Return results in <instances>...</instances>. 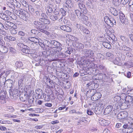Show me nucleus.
Wrapping results in <instances>:
<instances>
[{"label":"nucleus","mask_w":133,"mask_h":133,"mask_svg":"<svg viewBox=\"0 0 133 133\" xmlns=\"http://www.w3.org/2000/svg\"><path fill=\"white\" fill-rule=\"evenodd\" d=\"M83 54H84L87 57H92L94 56V51L91 50H87L84 49L83 50Z\"/></svg>","instance_id":"obj_4"},{"label":"nucleus","mask_w":133,"mask_h":133,"mask_svg":"<svg viewBox=\"0 0 133 133\" xmlns=\"http://www.w3.org/2000/svg\"><path fill=\"white\" fill-rule=\"evenodd\" d=\"M5 40L7 41H14L16 40V38L13 37L9 36H6L4 37Z\"/></svg>","instance_id":"obj_20"},{"label":"nucleus","mask_w":133,"mask_h":133,"mask_svg":"<svg viewBox=\"0 0 133 133\" xmlns=\"http://www.w3.org/2000/svg\"><path fill=\"white\" fill-rule=\"evenodd\" d=\"M7 92L5 89H3L0 91V98L1 99H4L6 97Z\"/></svg>","instance_id":"obj_12"},{"label":"nucleus","mask_w":133,"mask_h":133,"mask_svg":"<svg viewBox=\"0 0 133 133\" xmlns=\"http://www.w3.org/2000/svg\"><path fill=\"white\" fill-rule=\"evenodd\" d=\"M21 50L22 52L26 54L31 53L30 52L29 47L26 45H24L21 49Z\"/></svg>","instance_id":"obj_13"},{"label":"nucleus","mask_w":133,"mask_h":133,"mask_svg":"<svg viewBox=\"0 0 133 133\" xmlns=\"http://www.w3.org/2000/svg\"><path fill=\"white\" fill-rule=\"evenodd\" d=\"M34 23L35 26L39 27L38 30L39 31L46 34H48V31L45 30L48 28L47 25L43 24L40 21H35L34 22Z\"/></svg>","instance_id":"obj_1"},{"label":"nucleus","mask_w":133,"mask_h":133,"mask_svg":"<svg viewBox=\"0 0 133 133\" xmlns=\"http://www.w3.org/2000/svg\"><path fill=\"white\" fill-rule=\"evenodd\" d=\"M106 56L107 57H108V58L111 59L113 58L114 56L113 54L110 52H108L106 54Z\"/></svg>","instance_id":"obj_38"},{"label":"nucleus","mask_w":133,"mask_h":133,"mask_svg":"<svg viewBox=\"0 0 133 133\" xmlns=\"http://www.w3.org/2000/svg\"><path fill=\"white\" fill-rule=\"evenodd\" d=\"M99 123L103 124L104 126L108 125L110 123L109 121L106 120L104 119H102V120H99Z\"/></svg>","instance_id":"obj_24"},{"label":"nucleus","mask_w":133,"mask_h":133,"mask_svg":"<svg viewBox=\"0 0 133 133\" xmlns=\"http://www.w3.org/2000/svg\"><path fill=\"white\" fill-rule=\"evenodd\" d=\"M124 103H122L121 102H118L113 105V108L114 109L116 110L119 108L120 109H124L126 108L123 107Z\"/></svg>","instance_id":"obj_9"},{"label":"nucleus","mask_w":133,"mask_h":133,"mask_svg":"<svg viewBox=\"0 0 133 133\" xmlns=\"http://www.w3.org/2000/svg\"><path fill=\"white\" fill-rule=\"evenodd\" d=\"M92 2H88L87 3V7L90 9H92L93 8L91 3Z\"/></svg>","instance_id":"obj_61"},{"label":"nucleus","mask_w":133,"mask_h":133,"mask_svg":"<svg viewBox=\"0 0 133 133\" xmlns=\"http://www.w3.org/2000/svg\"><path fill=\"white\" fill-rule=\"evenodd\" d=\"M34 98L32 97L30 98V97L28 99V102L29 103L31 104L33 103L34 101Z\"/></svg>","instance_id":"obj_64"},{"label":"nucleus","mask_w":133,"mask_h":133,"mask_svg":"<svg viewBox=\"0 0 133 133\" xmlns=\"http://www.w3.org/2000/svg\"><path fill=\"white\" fill-rule=\"evenodd\" d=\"M52 51L54 53L53 56H54V59H55V55H54V54H55L56 53H58L57 52H59V51H58V50L56 48L53 49L52 50Z\"/></svg>","instance_id":"obj_55"},{"label":"nucleus","mask_w":133,"mask_h":133,"mask_svg":"<svg viewBox=\"0 0 133 133\" xmlns=\"http://www.w3.org/2000/svg\"><path fill=\"white\" fill-rule=\"evenodd\" d=\"M16 66L18 68H21L23 65L21 62H16L15 63Z\"/></svg>","instance_id":"obj_35"},{"label":"nucleus","mask_w":133,"mask_h":133,"mask_svg":"<svg viewBox=\"0 0 133 133\" xmlns=\"http://www.w3.org/2000/svg\"><path fill=\"white\" fill-rule=\"evenodd\" d=\"M51 45L53 47L57 48H59V50H61L62 49L61 46L62 44L59 42L56 41L52 40H51Z\"/></svg>","instance_id":"obj_6"},{"label":"nucleus","mask_w":133,"mask_h":133,"mask_svg":"<svg viewBox=\"0 0 133 133\" xmlns=\"http://www.w3.org/2000/svg\"><path fill=\"white\" fill-rule=\"evenodd\" d=\"M102 73H99L96 74V76L97 78V79H101L102 78Z\"/></svg>","instance_id":"obj_53"},{"label":"nucleus","mask_w":133,"mask_h":133,"mask_svg":"<svg viewBox=\"0 0 133 133\" xmlns=\"http://www.w3.org/2000/svg\"><path fill=\"white\" fill-rule=\"evenodd\" d=\"M128 115V113L127 111H123L119 113L117 117L119 119H124L127 117Z\"/></svg>","instance_id":"obj_7"},{"label":"nucleus","mask_w":133,"mask_h":133,"mask_svg":"<svg viewBox=\"0 0 133 133\" xmlns=\"http://www.w3.org/2000/svg\"><path fill=\"white\" fill-rule=\"evenodd\" d=\"M102 79L106 80L108 79V76H107L106 74H102Z\"/></svg>","instance_id":"obj_50"},{"label":"nucleus","mask_w":133,"mask_h":133,"mask_svg":"<svg viewBox=\"0 0 133 133\" xmlns=\"http://www.w3.org/2000/svg\"><path fill=\"white\" fill-rule=\"evenodd\" d=\"M2 52L3 53H5L7 52L8 51V49L5 46H3L1 49Z\"/></svg>","instance_id":"obj_42"},{"label":"nucleus","mask_w":133,"mask_h":133,"mask_svg":"<svg viewBox=\"0 0 133 133\" xmlns=\"http://www.w3.org/2000/svg\"><path fill=\"white\" fill-rule=\"evenodd\" d=\"M108 75V78L109 79H110L109 81H110V82H112L113 81L112 77L113 76H114V75Z\"/></svg>","instance_id":"obj_54"},{"label":"nucleus","mask_w":133,"mask_h":133,"mask_svg":"<svg viewBox=\"0 0 133 133\" xmlns=\"http://www.w3.org/2000/svg\"><path fill=\"white\" fill-rule=\"evenodd\" d=\"M2 36L0 35V44L2 46L4 45L5 42L3 40L1 39Z\"/></svg>","instance_id":"obj_58"},{"label":"nucleus","mask_w":133,"mask_h":133,"mask_svg":"<svg viewBox=\"0 0 133 133\" xmlns=\"http://www.w3.org/2000/svg\"><path fill=\"white\" fill-rule=\"evenodd\" d=\"M6 4L9 7L10 9H11L10 10L11 11H12L15 8L13 4H12L11 2L8 1L6 3Z\"/></svg>","instance_id":"obj_31"},{"label":"nucleus","mask_w":133,"mask_h":133,"mask_svg":"<svg viewBox=\"0 0 133 133\" xmlns=\"http://www.w3.org/2000/svg\"><path fill=\"white\" fill-rule=\"evenodd\" d=\"M119 49L120 50H123L124 51H132V49L126 46L125 45H119V46L118 47Z\"/></svg>","instance_id":"obj_11"},{"label":"nucleus","mask_w":133,"mask_h":133,"mask_svg":"<svg viewBox=\"0 0 133 133\" xmlns=\"http://www.w3.org/2000/svg\"><path fill=\"white\" fill-rule=\"evenodd\" d=\"M127 94L125 93H122L121 95V96H120L121 97V99H125L127 97Z\"/></svg>","instance_id":"obj_48"},{"label":"nucleus","mask_w":133,"mask_h":133,"mask_svg":"<svg viewBox=\"0 0 133 133\" xmlns=\"http://www.w3.org/2000/svg\"><path fill=\"white\" fill-rule=\"evenodd\" d=\"M0 18L5 21L8 20L10 19L9 16L3 13H0Z\"/></svg>","instance_id":"obj_22"},{"label":"nucleus","mask_w":133,"mask_h":133,"mask_svg":"<svg viewBox=\"0 0 133 133\" xmlns=\"http://www.w3.org/2000/svg\"><path fill=\"white\" fill-rule=\"evenodd\" d=\"M39 64L41 66H43L45 65V61L42 59L40 60L39 61Z\"/></svg>","instance_id":"obj_49"},{"label":"nucleus","mask_w":133,"mask_h":133,"mask_svg":"<svg viewBox=\"0 0 133 133\" xmlns=\"http://www.w3.org/2000/svg\"><path fill=\"white\" fill-rule=\"evenodd\" d=\"M110 19H111V18H109V17L107 16H105L104 18V21L109 25L110 23V21L111 20Z\"/></svg>","instance_id":"obj_32"},{"label":"nucleus","mask_w":133,"mask_h":133,"mask_svg":"<svg viewBox=\"0 0 133 133\" xmlns=\"http://www.w3.org/2000/svg\"><path fill=\"white\" fill-rule=\"evenodd\" d=\"M19 17L25 21H26L28 19V17L26 15V12L24 10L22 12V14H21Z\"/></svg>","instance_id":"obj_19"},{"label":"nucleus","mask_w":133,"mask_h":133,"mask_svg":"<svg viewBox=\"0 0 133 133\" xmlns=\"http://www.w3.org/2000/svg\"><path fill=\"white\" fill-rule=\"evenodd\" d=\"M20 1L24 6L26 7H27L28 6L27 3L25 0H20Z\"/></svg>","instance_id":"obj_45"},{"label":"nucleus","mask_w":133,"mask_h":133,"mask_svg":"<svg viewBox=\"0 0 133 133\" xmlns=\"http://www.w3.org/2000/svg\"><path fill=\"white\" fill-rule=\"evenodd\" d=\"M47 11L49 13H51L53 12V10L52 8L50 6H48L46 8Z\"/></svg>","instance_id":"obj_47"},{"label":"nucleus","mask_w":133,"mask_h":133,"mask_svg":"<svg viewBox=\"0 0 133 133\" xmlns=\"http://www.w3.org/2000/svg\"><path fill=\"white\" fill-rule=\"evenodd\" d=\"M6 84L7 87L10 88H13V82L11 80L9 79L6 81L5 84Z\"/></svg>","instance_id":"obj_23"},{"label":"nucleus","mask_w":133,"mask_h":133,"mask_svg":"<svg viewBox=\"0 0 133 133\" xmlns=\"http://www.w3.org/2000/svg\"><path fill=\"white\" fill-rule=\"evenodd\" d=\"M119 18L120 19L125 18V16L123 13H119Z\"/></svg>","instance_id":"obj_52"},{"label":"nucleus","mask_w":133,"mask_h":133,"mask_svg":"<svg viewBox=\"0 0 133 133\" xmlns=\"http://www.w3.org/2000/svg\"><path fill=\"white\" fill-rule=\"evenodd\" d=\"M60 28L62 30L68 32H71L72 30L71 28L67 25L61 26Z\"/></svg>","instance_id":"obj_16"},{"label":"nucleus","mask_w":133,"mask_h":133,"mask_svg":"<svg viewBox=\"0 0 133 133\" xmlns=\"http://www.w3.org/2000/svg\"><path fill=\"white\" fill-rule=\"evenodd\" d=\"M120 62V60L118 58H116L115 60L114 61V63L117 65H119Z\"/></svg>","instance_id":"obj_46"},{"label":"nucleus","mask_w":133,"mask_h":133,"mask_svg":"<svg viewBox=\"0 0 133 133\" xmlns=\"http://www.w3.org/2000/svg\"><path fill=\"white\" fill-rule=\"evenodd\" d=\"M3 30H0V34L3 36H6L7 33L5 31Z\"/></svg>","instance_id":"obj_59"},{"label":"nucleus","mask_w":133,"mask_h":133,"mask_svg":"<svg viewBox=\"0 0 133 133\" xmlns=\"http://www.w3.org/2000/svg\"><path fill=\"white\" fill-rule=\"evenodd\" d=\"M69 21H68L65 17H64L63 18V22L64 24H69Z\"/></svg>","instance_id":"obj_60"},{"label":"nucleus","mask_w":133,"mask_h":133,"mask_svg":"<svg viewBox=\"0 0 133 133\" xmlns=\"http://www.w3.org/2000/svg\"><path fill=\"white\" fill-rule=\"evenodd\" d=\"M78 4L80 9L83 10V13L84 14L87 13V11L86 8L85 7V5L82 3H79Z\"/></svg>","instance_id":"obj_18"},{"label":"nucleus","mask_w":133,"mask_h":133,"mask_svg":"<svg viewBox=\"0 0 133 133\" xmlns=\"http://www.w3.org/2000/svg\"><path fill=\"white\" fill-rule=\"evenodd\" d=\"M5 25H6L9 28L11 27L13 28L14 26V28H15V26L16 27V25H15V24L13 23L10 22L9 21H5Z\"/></svg>","instance_id":"obj_25"},{"label":"nucleus","mask_w":133,"mask_h":133,"mask_svg":"<svg viewBox=\"0 0 133 133\" xmlns=\"http://www.w3.org/2000/svg\"><path fill=\"white\" fill-rule=\"evenodd\" d=\"M75 13L77 16L80 19L83 20H85L88 19V17L84 15L83 13H82L81 12L78 10H76L75 11Z\"/></svg>","instance_id":"obj_5"},{"label":"nucleus","mask_w":133,"mask_h":133,"mask_svg":"<svg viewBox=\"0 0 133 133\" xmlns=\"http://www.w3.org/2000/svg\"><path fill=\"white\" fill-rule=\"evenodd\" d=\"M65 3L70 8H72L74 7L73 3L72 2L71 0H66L65 1Z\"/></svg>","instance_id":"obj_29"},{"label":"nucleus","mask_w":133,"mask_h":133,"mask_svg":"<svg viewBox=\"0 0 133 133\" xmlns=\"http://www.w3.org/2000/svg\"><path fill=\"white\" fill-rule=\"evenodd\" d=\"M66 10L65 9L64 10L63 8H61L60 9V11L62 14V16H64L66 15L67 12H68V11Z\"/></svg>","instance_id":"obj_34"},{"label":"nucleus","mask_w":133,"mask_h":133,"mask_svg":"<svg viewBox=\"0 0 133 133\" xmlns=\"http://www.w3.org/2000/svg\"><path fill=\"white\" fill-rule=\"evenodd\" d=\"M129 37L130 40L133 42V34H129Z\"/></svg>","instance_id":"obj_63"},{"label":"nucleus","mask_w":133,"mask_h":133,"mask_svg":"<svg viewBox=\"0 0 133 133\" xmlns=\"http://www.w3.org/2000/svg\"><path fill=\"white\" fill-rule=\"evenodd\" d=\"M41 17H42L41 18L43 19H45V18H47L48 17L46 14L44 13H42L41 14Z\"/></svg>","instance_id":"obj_62"},{"label":"nucleus","mask_w":133,"mask_h":133,"mask_svg":"<svg viewBox=\"0 0 133 133\" xmlns=\"http://www.w3.org/2000/svg\"><path fill=\"white\" fill-rule=\"evenodd\" d=\"M127 94L129 96L133 97V89H130L127 91Z\"/></svg>","instance_id":"obj_33"},{"label":"nucleus","mask_w":133,"mask_h":133,"mask_svg":"<svg viewBox=\"0 0 133 133\" xmlns=\"http://www.w3.org/2000/svg\"><path fill=\"white\" fill-rule=\"evenodd\" d=\"M59 18V16H57L55 15H51L50 17V19L54 21L56 20Z\"/></svg>","instance_id":"obj_41"},{"label":"nucleus","mask_w":133,"mask_h":133,"mask_svg":"<svg viewBox=\"0 0 133 133\" xmlns=\"http://www.w3.org/2000/svg\"><path fill=\"white\" fill-rule=\"evenodd\" d=\"M44 82L48 86H49V85L51 84V86H50V87H52V85L53 84H54L53 82L52 81H51L49 78H44Z\"/></svg>","instance_id":"obj_17"},{"label":"nucleus","mask_w":133,"mask_h":133,"mask_svg":"<svg viewBox=\"0 0 133 133\" xmlns=\"http://www.w3.org/2000/svg\"><path fill=\"white\" fill-rule=\"evenodd\" d=\"M110 19L111 20L110 21V23L109 24V26L111 27L113 26L114 25H115L116 24V22L114 18H111Z\"/></svg>","instance_id":"obj_36"},{"label":"nucleus","mask_w":133,"mask_h":133,"mask_svg":"<svg viewBox=\"0 0 133 133\" xmlns=\"http://www.w3.org/2000/svg\"><path fill=\"white\" fill-rule=\"evenodd\" d=\"M23 10L22 9H21V10H16L15 9L12 11L14 14H16L19 17Z\"/></svg>","instance_id":"obj_28"},{"label":"nucleus","mask_w":133,"mask_h":133,"mask_svg":"<svg viewBox=\"0 0 133 133\" xmlns=\"http://www.w3.org/2000/svg\"><path fill=\"white\" fill-rule=\"evenodd\" d=\"M13 4L15 8V7L17 8H19L21 5L20 3L16 0H15V2H14Z\"/></svg>","instance_id":"obj_39"},{"label":"nucleus","mask_w":133,"mask_h":133,"mask_svg":"<svg viewBox=\"0 0 133 133\" xmlns=\"http://www.w3.org/2000/svg\"><path fill=\"white\" fill-rule=\"evenodd\" d=\"M39 21L41 22L42 23L45 24H48L50 23V21L49 20L47 19V18L43 19L42 18H40Z\"/></svg>","instance_id":"obj_21"},{"label":"nucleus","mask_w":133,"mask_h":133,"mask_svg":"<svg viewBox=\"0 0 133 133\" xmlns=\"http://www.w3.org/2000/svg\"><path fill=\"white\" fill-rule=\"evenodd\" d=\"M128 4L129 8L130 9H131L132 7V6L133 5V0H130L129 1Z\"/></svg>","instance_id":"obj_51"},{"label":"nucleus","mask_w":133,"mask_h":133,"mask_svg":"<svg viewBox=\"0 0 133 133\" xmlns=\"http://www.w3.org/2000/svg\"><path fill=\"white\" fill-rule=\"evenodd\" d=\"M16 27L15 26V28H14V27L13 28H11L10 29V32L11 34L14 35H15L17 34V31L15 29Z\"/></svg>","instance_id":"obj_30"},{"label":"nucleus","mask_w":133,"mask_h":133,"mask_svg":"<svg viewBox=\"0 0 133 133\" xmlns=\"http://www.w3.org/2000/svg\"><path fill=\"white\" fill-rule=\"evenodd\" d=\"M6 74L5 72L1 73L0 75V85L2 86L5 84L6 77H7Z\"/></svg>","instance_id":"obj_3"},{"label":"nucleus","mask_w":133,"mask_h":133,"mask_svg":"<svg viewBox=\"0 0 133 133\" xmlns=\"http://www.w3.org/2000/svg\"><path fill=\"white\" fill-rule=\"evenodd\" d=\"M76 28H77L79 31H81L83 30L84 28L81 25L76 24Z\"/></svg>","instance_id":"obj_40"},{"label":"nucleus","mask_w":133,"mask_h":133,"mask_svg":"<svg viewBox=\"0 0 133 133\" xmlns=\"http://www.w3.org/2000/svg\"><path fill=\"white\" fill-rule=\"evenodd\" d=\"M110 11L112 14L115 16H117L118 15V12L116 9L114 8H111L110 9Z\"/></svg>","instance_id":"obj_27"},{"label":"nucleus","mask_w":133,"mask_h":133,"mask_svg":"<svg viewBox=\"0 0 133 133\" xmlns=\"http://www.w3.org/2000/svg\"><path fill=\"white\" fill-rule=\"evenodd\" d=\"M26 40L27 43H29V44L31 43V45L32 44V42L38 43L39 42V41L38 39L34 37H28Z\"/></svg>","instance_id":"obj_8"},{"label":"nucleus","mask_w":133,"mask_h":133,"mask_svg":"<svg viewBox=\"0 0 133 133\" xmlns=\"http://www.w3.org/2000/svg\"><path fill=\"white\" fill-rule=\"evenodd\" d=\"M73 45L77 49H83L84 48L83 44L79 42H75L73 43Z\"/></svg>","instance_id":"obj_14"},{"label":"nucleus","mask_w":133,"mask_h":133,"mask_svg":"<svg viewBox=\"0 0 133 133\" xmlns=\"http://www.w3.org/2000/svg\"><path fill=\"white\" fill-rule=\"evenodd\" d=\"M113 108V107L111 105H109L105 109L104 111V114L105 115H107L110 113Z\"/></svg>","instance_id":"obj_15"},{"label":"nucleus","mask_w":133,"mask_h":133,"mask_svg":"<svg viewBox=\"0 0 133 133\" xmlns=\"http://www.w3.org/2000/svg\"><path fill=\"white\" fill-rule=\"evenodd\" d=\"M36 92L39 98L41 97L43 94V91L41 89L38 88L36 90Z\"/></svg>","instance_id":"obj_26"},{"label":"nucleus","mask_w":133,"mask_h":133,"mask_svg":"<svg viewBox=\"0 0 133 133\" xmlns=\"http://www.w3.org/2000/svg\"><path fill=\"white\" fill-rule=\"evenodd\" d=\"M121 99V97L118 96H116L114 98V100L116 102L120 101Z\"/></svg>","instance_id":"obj_56"},{"label":"nucleus","mask_w":133,"mask_h":133,"mask_svg":"<svg viewBox=\"0 0 133 133\" xmlns=\"http://www.w3.org/2000/svg\"><path fill=\"white\" fill-rule=\"evenodd\" d=\"M129 0H121V3L123 5L126 4L129 1Z\"/></svg>","instance_id":"obj_57"},{"label":"nucleus","mask_w":133,"mask_h":133,"mask_svg":"<svg viewBox=\"0 0 133 133\" xmlns=\"http://www.w3.org/2000/svg\"><path fill=\"white\" fill-rule=\"evenodd\" d=\"M103 45L107 49H110L111 48V45L109 43L107 42H104L103 43Z\"/></svg>","instance_id":"obj_37"},{"label":"nucleus","mask_w":133,"mask_h":133,"mask_svg":"<svg viewBox=\"0 0 133 133\" xmlns=\"http://www.w3.org/2000/svg\"><path fill=\"white\" fill-rule=\"evenodd\" d=\"M70 19L74 21L75 19L76 18V16L74 14V12L71 13L70 16Z\"/></svg>","instance_id":"obj_44"},{"label":"nucleus","mask_w":133,"mask_h":133,"mask_svg":"<svg viewBox=\"0 0 133 133\" xmlns=\"http://www.w3.org/2000/svg\"><path fill=\"white\" fill-rule=\"evenodd\" d=\"M54 55H55V59H58L59 58H65L68 56V55L66 54V53L65 54L64 52L63 53L60 52L59 53H56L54 54Z\"/></svg>","instance_id":"obj_10"},{"label":"nucleus","mask_w":133,"mask_h":133,"mask_svg":"<svg viewBox=\"0 0 133 133\" xmlns=\"http://www.w3.org/2000/svg\"><path fill=\"white\" fill-rule=\"evenodd\" d=\"M6 108L8 111L10 112H13L14 110V108L11 106H7Z\"/></svg>","instance_id":"obj_43"},{"label":"nucleus","mask_w":133,"mask_h":133,"mask_svg":"<svg viewBox=\"0 0 133 133\" xmlns=\"http://www.w3.org/2000/svg\"><path fill=\"white\" fill-rule=\"evenodd\" d=\"M9 93L11 98L16 99L18 97V92L17 89H14L13 90L10 89L9 90Z\"/></svg>","instance_id":"obj_2"}]
</instances>
